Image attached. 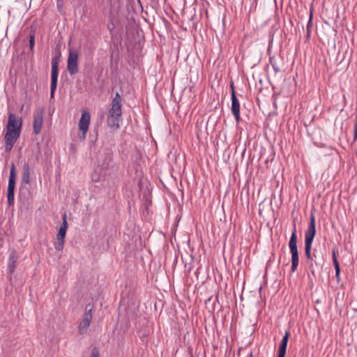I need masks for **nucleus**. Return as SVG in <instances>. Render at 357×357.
Instances as JSON below:
<instances>
[{
	"label": "nucleus",
	"mask_w": 357,
	"mask_h": 357,
	"mask_svg": "<svg viewBox=\"0 0 357 357\" xmlns=\"http://www.w3.org/2000/svg\"><path fill=\"white\" fill-rule=\"evenodd\" d=\"M135 157H139V162L135 163V177L137 180V192L141 201L140 213L146 218L149 215V206L151 205L152 186L145 175L147 172L146 162L148 160L145 155L139 153Z\"/></svg>",
	"instance_id": "1"
},
{
	"label": "nucleus",
	"mask_w": 357,
	"mask_h": 357,
	"mask_svg": "<svg viewBox=\"0 0 357 357\" xmlns=\"http://www.w3.org/2000/svg\"><path fill=\"white\" fill-rule=\"evenodd\" d=\"M332 254H333V263L335 270V276H336L337 279L339 280L340 274V268L339 262L337 259L335 250H333Z\"/></svg>",
	"instance_id": "20"
},
{
	"label": "nucleus",
	"mask_w": 357,
	"mask_h": 357,
	"mask_svg": "<svg viewBox=\"0 0 357 357\" xmlns=\"http://www.w3.org/2000/svg\"><path fill=\"white\" fill-rule=\"evenodd\" d=\"M137 333H150V331L149 330L146 331L145 329L144 330L140 329V330L137 331Z\"/></svg>",
	"instance_id": "29"
},
{
	"label": "nucleus",
	"mask_w": 357,
	"mask_h": 357,
	"mask_svg": "<svg viewBox=\"0 0 357 357\" xmlns=\"http://www.w3.org/2000/svg\"><path fill=\"white\" fill-rule=\"evenodd\" d=\"M270 63L271 64L275 73L280 71V69L278 65L276 63V62L275 61V60L273 58H270Z\"/></svg>",
	"instance_id": "24"
},
{
	"label": "nucleus",
	"mask_w": 357,
	"mask_h": 357,
	"mask_svg": "<svg viewBox=\"0 0 357 357\" xmlns=\"http://www.w3.org/2000/svg\"><path fill=\"white\" fill-rule=\"evenodd\" d=\"M284 335H289V331H285Z\"/></svg>",
	"instance_id": "33"
},
{
	"label": "nucleus",
	"mask_w": 357,
	"mask_h": 357,
	"mask_svg": "<svg viewBox=\"0 0 357 357\" xmlns=\"http://www.w3.org/2000/svg\"><path fill=\"white\" fill-rule=\"evenodd\" d=\"M22 126V118L17 117L13 113H10L8 116V121L7 125V129H17L19 128L20 132H21V128Z\"/></svg>",
	"instance_id": "14"
},
{
	"label": "nucleus",
	"mask_w": 357,
	"mask_h": 357,
	"mask_svg": "<svg viewBox=\"0 0 357 357\" xmlns=\"http://www.w3.org/2000/svg\"><path fill=\"white\" fill-rule=\"evenodd\" d=\"M144 37L142 30L135 28V56L138 59L144 54Z\"/></svg>",
	"instance_id": "9"
},
{
	"label": "nucleus",
	"mask_w": 357,
	"mask_h": 357,
	"mask_svg": "<svg viewBox=\"0 0 357 357\" xmlns=\"http://www.w3.org/2000/svg\"><path fill=\"white\" fill-rule=\"evenodd\" d=\"M137 1H138V3H139V6H140L141 10L142 11V10H143V8H142V5H141L140 0H137Z\"/></svg>",
	"instance_id": "31"
},
{
	"label": "nucleus",
	"mask_w": 357,
	"mask_h": 357,
	"mask_svg": "<svg viewBox=\"0 0 357 357\" xmlns=\"http://www.w3.org/2000/svg\"><path fill=\"white\" fill-rule=\"evenodd\" d=\"M15 179H16V172H15V166L14 163H12L10 165V176L8 179V204L9 206L14 204V197H15Z\"/></svg>",
	"instance_id": "5"
},
{
	"label": "nucleus",
	"mask_w": 357,
	"mask_h": 357,
	"mask_svg": "<svg viewBox=\"0 0 357 357\" xmlns=\"http://www.w3.org/2000/svg\"><path fill=\"white\" fill-rule=\"evenodd\" d=\"M67 68L70 75L78 73V52L76 50H70L67 61Z\"/></svg>",
	"instance_id": "8"
},
{
	"label": "nucleus",
	"mask_w": 357,
	"mask_h": 357,
	"mask_svg": "<svg viewBox=\"0 0 357 357\" xmlns=\"http://www.w3.org/2000/svg\"><path fill=\"white\" fill-rule=\"evenodd\" d=\"M92 311L93 306L90 304L86 305L83 319L79 325V331L81 334L86 332V329L91 324L92 319Z\"/></svg>",
	"instance_id": "10"
},
{
	"label": "nucleus",
	"mask_w": 357,
	"mask_h": 357,
	"mask_svg": "<svg viewBox=\"0 0 357 357\" xmlns=\"http://www.w3.org/2000/svg\"><path fill=\"white\" fill-rule=\"evenodd\" d=\"M312 26V10H310V18L307 24V36L309 38L310 36L311 27Z\"/></svg>",
	"instance_id": "23"
},
{
	"label": "nucleus",
	"mask_w": 357,
	"mask_h": 357,
	"mask_svg": "<svg viewBox=\"0 0 357 357\" xmlns=\"http://www.w3.org/2000/svg\"><path fill=\"white\" fill-rule=\"evenodd\" d=\"M91 357H100L99 351L96 347L92 349Z\"/></svg>",
	"instance_id": "26"
},
{
	"label": "nucleus",
	"mask_w": 357,
	"mask_h": 357,
	"mask_svg": "<svg viewBox=\"0 0 357 357\" xmlns=\"http://www.w3.org/2000/svg\"><path fill=\"white\" fill-rule=\"evenodd\" d=\"M146 323H147V326H146V327H150L151 324H150V323H149V322H146Z\"/></svg>",
	"instance_id": "35"
},
{
	"label": "nucleus",
	"mask_w": 357,
	"mask_h": 357,
	"mask_svg": "<svg viewBox=\"0 0 357 357\" xmlns=\"http://www.w3.org/2000/svg\"><path fill=\"white\" fill-rule=\"evenodd\" d=\"M121 98L119 93H116L112 100V108L109 111L107 123L111 128L116 129L119 127V119L121 115Z\"/></svg>",
	"instance_id": "2"
},
{
	"label": "nucleus",
	"mask_w": 357,
	"mask_h": 357,
	"mask_svg": "<svg viewBox=\"0 0 357 357\" xmlns=\"http://www.w3.org/2000/svg\"><path fill=\"white\" fill-rule=\"evenodd\" d=\"M289 248L291 255V271L294 273L298 268L299 263L298 252L297 248V236L296 224H294L292 234L289 241Z\"/></svg>",
	"instance_id": "3"
},
{
	"label": "nucleus",
	"mask_w": 357,
	"mask_h": 357,
	"mask_svg": "<svg viewBox=\"0 0 357 357\" xmlns=\"http://www.w3.org/2000/svg\"><path fill=\"white\" fill-rule=\"evenodd\" d=\"M316 234V228H315V216L314 214L312 212L310 216V223L307 230L305 233V241L306 242H313L314 238Z\"/></svg>",
	"instance_id": "13"
},
{
	"label": "nucleus",
	"mask_w": 357,
	"mask_h": 357,
	"mask_svg": "<svg viewBox=\"0 0 357 357\" xmlns=\"http://www.w3.org/2000/svg\"><path fill=\"white\" fill-rule=\"evenodd\" d=\"M34 44H35V36L33 34H32L29 37V47H30L31 50H33Z\"/></svg>",
	"instance_id": "25"
},
{
	"label": "nucleus",
	"mask_w": 357,
	"mask_h": 357,
	"mask_svg": "<svg viewBox=\"0 0 357 357\" xmlns=\"http://www.w3.org/2000/svg\"><path fill=\"white\" fill-rule=\"evenodd\" d=\"M112 163V155L109 153H108V154H107L104 161L102 162L101 167L102 169H107L111 165Z\"/></svg>",
	"instance_id": "22"
},
{
	"label": "nucleus",
	"mask_w": 357,
	"mask_h": 357,
	"mask_svg": "<svg viewBox=\"0 0 357 357\" xmlns=\"http://www.w3.org/2000/svg\"><path fill=\"white\" fill-rule=\"evenodd\" d=\"M18 259V255L15 250L13 249L10 251L8 260V280L10 281L12 280V275L14 273L16 266H17V261Z\"/></svg>",
	"instance_id": "11"
},
{
	"label": "nucleus",
	"mask_w": 357,
	"mask_h": 357,
	"mask_svg": "<svg viewBox=\"0 0 357 357\" xmlns=\"http://www.w3.org/2000/svg\"><path fill=\"white\" fill-rule=\"evenodd\" d=\"M32 169L31 165L29 162H24L22 166V181L25 184H29L31 181L30 174Z\"/></svg>",
	"instance_id": "16"
},
{
	"label": "nucleus",
	"mask_w": 357,
	"mask_h": 357,
	"mask_svg": "<svg viewBox=\"0 0 357 357\" xmlns=\"http://www.w3.org/2000/svg\"><path fill=\"white\" fill-rule=\"evenodd\" d=\"M68 229L67 215L64 213L62 216V223L57 234L66 235Z\"/></svg>",
	"instance_id": "19"
},
{
	"label": "nucleus",
	"mask_w": 357,
	"mask_h": 357,
	"mask_svg": "<svg viewBox=\"0 0 357 357\" xmlns=\"http://www.w3.org/2000/svg\"><path fill=\"white\" fill-rule=\"evenodd\" d=\"M65 237L66 235H61L60 234H57L56 241L54 243V248L56 249V250L61 251L63 249Z\"/></svg>",
	"instance_id": "18"
},
{
	"label": "nucleus",
	"mask_w": 357,
	"mask_h": 357,
	"mask_svg": "<svg viewBox=\"0 0 357 357\" xmlns=\"http://www.w3.org/2000/svg\"><path fill=\"white\" fill-rule=\"evenodd\" d=\"M312 244V242L305 241V254L306 258L310 261L313 260V257L311 254Z\"/></svg>",
	"instance_id": "21"
},
{
	"label": "nucleus",
	"mask_w": 357,
	"mask_h": 357,
	"mask_svg": "<svg viewBox=\"0 0 357 357\" xmlns=\"http://www.w3.org/2000/svg\"><path fill=\"white\" fill-rule=\"evenodd\" d=\"M59 56H54L52 59V70H51V85H50V101L54 99V93L57 86V79L59 75Z\"/></svg>",
	"instance_id": "4"
},
{
	"label": "nucleus",
	"mask_w": 357,
	"mask_h": 357,
	"mask_svg": "<svg viewBox=\"0 0 357 357\" xmlns=\"http://www.w3.org/2000/svg\"><path fill=\"white\" fill-rule=\"evenodd\" d=\"M45 109L43 107H38L33 112V132L38 135L41 132L43 125Z\"/></svg>",
	"instance_id": "7"
},
{
	"label": "nucleus",
	"mask_w": 357,
	"mask_h": 357,
	"mask_svg": "<svg viewBox=\"0 0 357 357\" xmlns=\"http://www.w3.org/2000/svg\"><path fill=\"white\" fill-rule=\"evenodd\" d=\"M80 132H81V133L79 134L78 137L80 140L83 141L86 138V135L87 132H84V131H80Z\"/></svg>",
	"instance_id": "28"
},
{
	"label": "nucleus",
	"mask_w": 357,
	"mask_h": 357,
	"mask_svg": "<svg viewBox=\"0 0 357 357\" xmlns=\"http://www.w3.org/2000/svg\"><path fill=\"white\" fill-rule=\"evenodd\" d=\"M211 300V297H209L208 298L206 301H205V304H207L208 302H210Z\"/></svg>",
	"instance_id": "30"
},
{
	"label": "nucleus",
	"mask_w": 357,
	"mask_h": 357,
	"mask_svg": "<svg viewBox=\"0 0 357 357\" xmlns=\"http://www.w3.org/2000/svg\"><path fill=\"white\" fill-rule=\"evenodd\" d=\"M288 340H289V336H283V337L279 344L278 357H284L285 356Z\"/></svg>",
	"instance_id": "17"
},
{
	"label": "nucleus",
	"mask_w": 357,
	"mask_h": 357,
	"mask_svg": "<svg viewBox=\"0 0 357 357\" xmlns=\"http://www.w3.org/2000/svg\"><path fill=\"white\" fill-rule=\"evenodd\" d=\"M247 357H253L252 353L250 352Z\"/></svg>",
	"instance_id": "32"
},
{
	"label": "nucleus",
	"mask_w": 357,
	"mask_h": 357,
	"mask_svg": "<svg viewBox=\"0 0 357 357\" xmlns=\"http://www.w3.org/2000/svg\"><path fill=\"white\" fill-rule=\"evenodd\" d=\"M91 179L93 182H99L100 181L99 175L96 174V173L92 174Z\"/></svg>",
	"instance_id": "27"
},
{
	"label": "nucleus",
	"mask_w": 357,
	"mask_h": 357,
	"mask_svg": "<svg viewBox=\"0 0 357 357\" xmlns=\"http://www.w3.org/2000/svg\"><path fill=\"white\" fill-rule=\"evenodd\" d=\"M56 1H57V6H59L60 2L61 1V0H56Z\"/></svg>",
	"instance_id": "34"
},
{
	"label": "nucleus",
	"mask_w": 357,
	"mask_h": 357,
	"mask_svg": "<svg viewBox=\"0 0 357 357\" xmlns=\"http://www.w3.org/2000/svg\"><path fill=\"white\" fill-rule=\"evenodd\" d=\"M230 86L231 89V112L235 117L236 122L238 123L241 119L240 103L237 97L236 96L233 83H231Z\"/></svg>",
	"instance_id": "12"
},
{
	"label": "nucleus",
	"mask_w": 357,
	"mask_h": 357,
	"mask_svg": "<svg viewBox=\"0 0 357 357\" xmlns=\"http://www.w3.org/2000/svg\"><path fill=\"white\" fill-rule=\"evenodd\" d=\"M91 121V115L88 112H83L79 121V129L80 131L87 132Z\"/></svg>",
	"instance_id": "15"
},
{
	"label": "nucleus",
	"mask_w": 357,
	"mask_h": 357,
	"mask_svg": "<svg viewBox=\"0 0 357 357\" xmlns=\"http://www.w3.org/2000/svg\"><path fill=\"white\" fill-rule=\"evenodd\" d=\"M20 136V132L19 128L17 129H7L6 133L4 137L5 140V151L10 152L15 143Z\"/></svg>",
	"instance_id": "6"
}]
</instances>
